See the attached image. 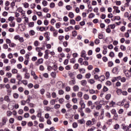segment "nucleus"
I'll list each match as a JSON object with an SVG mask.
<instances>
[{
  "mask_svg": "<svg viewBox=\"0 0 131 131\" xmlns=\"http://www.w3.org/2000/svg\"><path fill=\"white\" fill-rule=\"evenodd\" d=\"M16 79L19 81H21V79H22V76H21V74H17V76H16Z\"/></svg>",
  "mask_w": 131,
  "mask_h": 131,
  "instance_id": "nucleus-12",
  "label": "nucleus"
},
{
  "mask_svg": "<svg viewBox=\"0 0 131 131\" xmlns=\"http://www.w3.org/2000/svg\"><path fill=\"white\" fill-rule=\"evenodd\" d=\"M83 93L81 92H79L77 94L78 98H81L82 97Z\"/></svg>",
  "mask_w": 131,
  "mask_h": 131,
  "instance_id": "nucleus-57",
  "label": "nucleus"
},
{
  "mask_svg": "<svg viewBox=\"0 0 131 131\" xmlns=\"http://www.w3.org/2000/svg\"><path fill=\"white\" fill-rule=\"evenodd\" d=\"M82 75L79 74L78 75H77V78L78 79H82Z\"/></svg>",
  "mask_w": 131,
  "mask_h": 131,
  "instance_id": "nucleus-53",
  "label": "nucleus"
},
{
  "mask_svg": "<svg viewBox=\"0 0 131 131\" xmlns=\"http://www.w3.org/2000/svg\"><path fill=\"white\" fill-rule=\"evenodd\" d=\"M120 49L122 51H125L126 50V48L123 45H121Z\"/></svg>",
  "mask_w": 131,
  "mask_h": 131,
  "instance_id": "nucleus-58",
  "label": "nucleus"
},
{
  "mask_svg": "<svg viewBox=\"0 0 131 131\" xmlns=\"http://www.w3.org/2000/svg\"><path fill=\"white\" fill-rule=\"evenodd\" d=\"M119 127H120V126L118 124H116L114 125V129L116 130L119 129Z\"/></svg>",
  "mask_w": 131,
  "mask_h": 131,
  "instance_id": "nucleus-47",
  "label": "nucleus"
},
{
  "mask_svg": "<svg viewBox=\"0 0 131 131\" xmlns=\"http://www.w3.org/2000/svg\"><path fill=\"white\" fill-rule=\"evenodd\" d=\"M2 125H6L7 123V121H8V118L7 117H3L2 119Z\"/></svg>",
  "mask_w": 131,
  "mask_h": 131,
  "instance_id": "nucleus-4",
  "label": "nucleus"
},
{
  "mask_svg": "<svg viewBox=\"0 0 131 131\" xmlns=\"http://www.w3.org/2000/svg\"><path fill=\"white\" fill-rule=\"evenodd\" d=\"M113 9H114V11L113 12V14H114V13H120V10H119V8H118V7L117 6H114L113 7Z\"/></svg>",
  "mask_w": 131,
  "mask_h": 131,
  "instance_id": "nucleus-3",
  "label": "nucleus"
},
{
  "mask_svg": "<svg viewBox=\"0 0 131 131\" xmlns=\"http://www.w3.org/2000/svg\"><path fill=\"white\" fill-rule=\"evenodd\" d=\"M15 20V17L13 16H10L8 18V21H10V22H13Z\"/></svg>",
  "mask_w": 131,
  "mask_h": 131,
  "instance_id": "nucleus-33",
  "label": "nucleus"
},
{
  "mask_svg": "<svg viewBox=\"0 0 131 131\" xmlns=\"http://www.w3.org/2000/svg\"><path fill=\"white\" fill-rule=\"evenodd\" d=\"M39 121L40 122H45V118L43 117H40L39 118Z\"/></svg>",
  "mask_w": 131,
  "mask_h": 131,
  "instance_id": "nucleus-45",
  "label": "nucleus"
},
{
  "mask_svg": "<svg viewBox=\"0 0 131 131\" xmlns=\"http://www.w3.org/2000/svg\"><path fill=\"white\" fill-rule=\"evenodd\" d=\"M39 45V42H38V41L37 40H35L34 42V46L35 47H38V45Z\"/></svg>",
  "mask_w": 131,
  "mask_h": 131,
  "instance_id": "nucleus-42",
  "label": "nucleus"
},
{
  "mask_svg": "<svg viewBox=\"0 0 131 131\" xmlns=\"http://www.w3.org/2000/svg\"><path fill=\"white\" fill-rule=\"evenodd\" d=\"M69 17L71 18V19H73V18H74V13L73 12H69Z\"/></svg>",
  "mask_w": 131,
  "mask_h": 131,
  "instance_id": "nucleus-19",
  "label": "nucleus"
},
{
  "mask_svg": "<svg viewBox=\"0 0 131 131\" xmlns=\"http://www.w3.org/2000/svg\"><path fill=\"white\" fill-rule=\"evenodd\" d=\"M43 105H45V106H47V105H48V104H49V101H48V100H46V99H45V100L43 101Z\"/></svg>",
  "mask_w": 131,
  "mask_h": 131,
  "instance_id": "nucleus-50",
  "label": "nucleus"
},
{
  "mask_svg": "<svg viewBox=\"0 0 131 131\" xmlns=\"http://www.w3.org/2000/svg\"><path fill=\"white\" fill-rule=\"evenodd\" d=\"M81 84L83 86H85L86 84H88V81H86L85 80H82L81 81Z\"/></svg>",
  "mask_w": 131,
  "mask_h": 131,
  "instance_id": "nucleus-6",
  "label": "nucleus"
},
{
  "mask_svg": "<svg viewBox=\"0 0 131 131\" xmlns=\"http://www.w3.org/2000/svg\"><path fill=\"white\" fill-rule=\"evenodd\" d=\"M50 7L51 9H54V7H55V3H51L50 5Z\"/></svg>",
  "mask_w": 131,
  "mask_h": 131,
  "instance_id": "nucleus-64",
  "label": "nucleus"
},
{
  "mask_svg": "<svg viewBox=\"0 0 131 131\" xmlns=\"http://www.w3.org/2000/svg\"><path fill=\"white\" fill-rule=\"evenodd\" d=\"M73 91L74 92H78V91H79V86L77 85H75L73 86Z\"/></svg>",
  "mask_w": 131,
  "mask_h": 131,
  "instance_id": "nucleus-8",
  "label": "nucleus"
},
{
  "mask_svg": "<svg viewBox=\"0 0 131 131\" xmlns=\"http://www.w3.org/2000/svg\"><path fill=\"white\" fill-rule=\"evenodd\" d=\"M58 39L59 40H60V41H62V40H63L64 39V36L63 35H60L58 37Z\"/></svg>",
  "mask_w": 131,
  "mask_h": 131,
  "instance_id": "nucleus-56",
  "label": "nucleus"
},
{
  "mask_svg": "<svg viewBox=\"0 0 131 131\" xmlns=\"http://www.w3.org/2000/svg\"><path fill=\"white\" fill-rule=\"evenodd\" d=\"M61 107V105L60 104H56L54 105L55 109H59Z\"/></svg>",
  "mask_w": 131,
  "mask_h": 131,
  "instance_id": "nucleus-62",
  "label": "nucleus"
},
{
  "mask_svg": "<svg viewBox=\"0 0 131 131\" xmlns=\"http://www.w3.org/2000/svg\"><path fill=\"white\" fill-rule=\"evenodd\" d=\"M129 16V13L128 12H126L124 14V18H128Z\"/></svg>",
  "mask_w": 131,
  "mask_h": 131,
  "instance_id": "nucleus-35",
  "label": "nucleus"
},
{
  "mask_svg": "<svg viewBox=\"0 0 131 131\" xmlns=\"http://www.w3.org/2000/svg\"><path fill=\"white\" fill-rule=\"evenodd\" d=\"M105 116L106 117H107V118H111V114H110V113H106Z\"/></svg>",
  "mask_w": 131,
  "mask_h": 131,
  "instance_id": "nucleus-51",
  "label": "nucleus"
},
{
  "mask_svg": "<svg viewBox=\"0 0 131 131\" xmlns=\"http://www.w3.org/2000/svg\"><path fill=\"white\" fill-rule=\"evenodd\" d=\"M29 27H33L34 26V22H30L28 24Z\"/></svg>",
  "mask_w": 131,
  "mask_h": 131,
  "instance_id": "nucleus-40",
  "label": "nucleus"
},
{
  "mask_svg": "<svg viewBox=\"0 0 131 131\" xmlns=\"http://www.w3.org/2000/svg\"><path fill=\"white\" fill-rule=\"evenodd\" d=\"M122 94L123 95V96H127L128 93L127 91H123L122 90Z\"/></svg>",
  "mask_w": 131,
  "mask_h": 131,
  "instance_id": "nucleus-59",
  "label": "nucleus"
},
{
  "mask_svg": "<svg viewBox=\"0 0 131 131\" xmlns=\"http://www.w3.org/2000/svg\"><path fill=\"white\" fill-rule=\"evenodd\" d=\"M13 98H14V99H18V98H19V94H18V93H14Z\"/></svg>",
  "mask_w": 131,
  "mask_h": 131,
  "instance_id": "nucleus-41",
  "label": "nucleus"
},
{
  "mask_svg": "<svg viewBox=\"0 0 131 131\" xmlns=\"http://www.w3.org/2000/svg\"><path fill=\"white\" fill-rule=\"evenodd\" d=\"M102 108V104H97L96 106V110H100Z\"/></svg>",
  "mask_w": 131,
  "mask_h": 131,
  "instance_id": "nucleus-31",
  "label": "nucleus"
},
{
  "mask_svg": "<svg viewBox=\"0 0 131 131\" xmlns=\"http://www.w3.org/2000/svg\"><path fill=\"white\" fill-rule=\"evenodd\" d=\"M79 105L81 106V109H84L85 108V103H84V101L81 100L79 101Z\"/></svg>",
  "mask_w": 131,
  "mask_h": 131,
  "instance_id": "nucleus-2",
  "label": "nucleus"
},
{
  "mask_svg": "<svg viewBox=\"0 0 131 131\" xmlns=\"http://www.w3.org/2000/svg\"><path fill=\"white\" fill-rule=\"evenodd\" d=\"M23 5L25 9L29 8V4H28V3L25 2L23 3Z\"/></svg>",
  "mask_w": 131,
  "mask_h": 131,
  "instance_id": "nucleus-13",
  "label": "nucleus"
},
{
  "mask_svg": "<svg viewBox=\"0 0 131 131\" xmlns=\"http://www.w3.org/2000/svg\"><path fill=\"white\" fill-rule=\"evenodd\" d=\"M79 71L80 73H85V69H83V68H82L81 69H79Z\"/></svg>",
  "mask_w": 131,
  "mask_h": 131,
  "instance_id": "nucleus-36",
  "label": "nucleus"
},
{
  "mask_svg": "<svg viewBox=\"0 0 131 131\" xmlns=\"http://www.w3.org/2000/svg\"><path fill=\"white\" fill-rule=\"evenodd\" d=\"M58 94L59 95H64V91L62 90H60L58 91Z\"/></svg>",
  "mask_w": 131,
  "mask_h": 131,
  "instance_id": "nucleus-61",
  "label": "nucleus"
},
{
  "mask_svg": "<svg viewBox=\"0 0 131 131\" xmlns=\"http://www.w3.org/2000/svg\"><path fill=\"white\" fill-rule=\"evenodd\" d=\"M10 82L11 83L15 84L16 83V79L12 78L10 79Z\"/></svg>",
  "mask_w": 131,
  "mask_h": 131,
  "instance_id": "nucleus-39",
  "label": "nucleus"
},
{
  "mask_svg": "<svg viewBox=\"0 0 131 131\" xmlns=\"http://www.w3.org/2000/svg\"><path fill=\"white\" fill-rule=\"evenodd\" d=\"M86 125H88V126H90V125H91V124H93V123L92 122V121L91 120H88L86 123Z\"/></svg>",
  "mask_w": 131,
  "mask_h": 131,
  "instance_id": "nucleus-43",
  "label": "nucleus"
},
{
  "mask_svg": "<svg viewBox=\"0 0 131 131\" xmlns=\"http://www.w3.org/2000/svg\"><path fill=\"white\" fill-rule=\"evenodd\" d=\"M76 83V81L74 79H73V80H71V81H69V84L71 85H74Z\"/></svg>",
  "mask_w": 131,
  "mask_h": 131,
  "instance_id": "nucleus-9",
  "label": "nucleus"
},
{
  "mask_svg": "<svg viewBox=\"0 0 131 131\" xmlns=\"http://www.w3.org/2000/svg\"><path fill=\"white\" fill-rule=\"evenodd\" d=\"M99 112H95L94 113H93V115L94 116V117H98V116H99Z\"/></svg>",
  "mask_w": 131,
  "mask_h": 131,
  "instance_id": "nucleus-55",
  "label": "nucleus"
},
{
  "mask_svg": "<svg viewBox=\"0 0 131 131\" xmlns=\"http://www.w3.org/2000/svg\"><path fill=\"white\" fill-rule=\"evenodd\" d=\"M108 27H110V28H111V29H114V28H115L116 26L115 24H112V25H110L108 26Z\"/></svg>",
  "mask_w": 131,
  "mask_h": 131,
  "instance_id": "nucleus-54",
  "label": "nucleus"
},
{
  "mask_svg": "<svg viewBox=\"0 0 131 131\" xmlns=\"http://www.w3.org/2000/svg\"><path fill=\"white\" fill-rule=\"evenodd\" d=\"M81 57H82V58L86 57V52H85V51L83 50L81 52Z\"/></svg>",
  "mask_w": 131,
  "mask_h": 131,
  "instance_id": "nucleus-11",
  "label": "nucleus"
},
{
  "mask_svg": "<svg viewBox=\"0 0 131 131\" xmlns=\"http://www.w3.org/2000/svg\"><path fill=\"white\" fill-rule=\"evenodd\" d=\"M89 93L91 95H93V94H96V91L94 89H90Z\"/></svg>",
  "mask_w": 131,
  "mask_h": 131,
  "instance_id": "nucleus-30",
  "label": "nucleus"
},
{
  "mask_svg": "<svg viewBox=\"0 0 131 131\" xmlns=\"http://www.w3.org/2000/svg\"><path fill=\"white\" fill-rule=\"evenodd\" d=\"M77 121L78 123H80V124H84L85 123V121L84 119H81L78 120Z\"/></svg>",
  "mask_w": 131,
  "mask_h": 131,
  "instance_id": "nucleus-7",
  "label": "nucleus"
},
{
  "mask_svg": "<svg viewBox=\"0 0 131 131\" xmlns=\"http://www.w3.org/2000/svg\"><path fill=\"white\" fill-rule=\"evenodd\" d=\"M111 98V94H107L105 96L106 100H110Z\"/></svg>",
  "mask_w": 131,
  "mask_h": 131,
  "instance_id": "nucleus-37",
  "label": "nucleus"
},
{
  "mask_svg": "<svg viewBox=\"0 0 131 131\" xmlns=\"http://www.w3.org/2000/svg\"><path fill=\"white\" fill-rule=\"evenodd\" d=\"M120 16H116L114 17L113 20L115 21V20H117L118 21H119L120 20Z\"/></svg>",
  "mask_w": 131,
  "mask_h": 131,
  "instance_id": "nucleus-34",
  "label": "nucleus"
},
{
  "mask_svg": "<svg viewBox=\"0 0 131 131\" xmlns=\"http://www.w3.org/2000/svg\"><path fill=\"white\" fill-rule=\"evenodd\" d=\"M116 93L117 95H118L119 96H120V95H121L122 93V90L121 89H118L116 91Z\"/></svg>",
  "mask_w": 131,
  "mask_h": 131,
  "instance_id": "nucleus-23",
  "label": "nucleus"
},
{
  "mask_svg": "<svg viewBox=\"0 0 131 131\" xmlns=\"http://www.w3.org/2000/svg\"><path fill=\"white\" fill-rule=\"evenodd\" d=\"M99 81H104L105 80V76L102 75L99 77Z\"/></svg>",
  "mask_w": 131,
  "mask_h": 131,
  "instance_id": "nucleus-15",
  "label": "nucleus"
},
{
  "mask_svg": "<svg viewBox=\"0 0 131 131\" xmlns=\"http://www.w3.org/2000/svg\"><path fill=\"white\" fill-rule=\"evenodd\" d=\"M91 76H92V75L90 73L86 74L85 77V78H87L88 79L91 78Z\"/></svg>",
  "mask_w": 131,
  "mask_h": 131,
  "instance_id": "nucleus-38",
  "label": "nucleus"
},
{
  "mask_svg": "<svg viewBox=\"0 0 131 131\" xmlns=\"http://www.w3.org/2000/svg\"><path fill=\"white\" fill-rule=\"evenodd\" d=\"M42 5L43 6V7H47L48 6V2L47 1H43L42 2Z\"/></svg>",
  "mask_w": 131,
  "mask_h": 131,
  "instance_id": "nucleus-29",
  "label": "nucleus"
},
{
  "mask_svg": "<svg viewBox=\"0 0 131 131\" xmlns=\"http://www.w3.org/2000/svg\"><path fill=\"white\" fill-rule=\"evenodd\" d=\"M36 30H39L40 31H45V30H46V28L43 27H41L40 28L39 27H37Z\"/></svg>",
  "mask_w": 131,
  "mask_h": 131,
  "instance_id": "nucleus-10",
  "label": "nucleus"
},
{
  "mask_svg": "<svg viewBox=\"0 0 131 131\" xmlns=\"http://www.w3.org/2000/svg\"><path fill=\"white\" fill-rule=\"evenodd\" d=\"M9 82V78H8V77H5L3 80V82H4V83H7V82Z\"/></svg>",
  "mask_w": 131,
  "mask_h": 131,
  "instance_id": "nucleus-44",
  "label": "nucleus"
},
{
  "mask_svg": "<svg viewBox=\"0 0 131 131\" xmlns=\"http://www.w3.org/2000/svg\"><path fill=\"white\" fill-rule=\"evenodd\" d=\"M83 3L84 4H87L88 6H90L91 5V1L90 0H83Z\"/></svg>",
  "mask_w": 131,
  "mask_h": 131,
  "instance_id": "nucleus-27",
  "label": "nucleus"
},
{
  "mask_svg": "<svg viewBox=\"0 0 131 131\" xmlns=\"http://www.w3.org/2000/svg\"><path fill=\"white\" fill-rule=\"evenodd\" d=\"M88 82L90 83V84H94V83L96 82V81H95L94 79H90L88 80Z\"/></svg>",
  "mask_w": 131,
  "mask_h": 131,
  "instance_id": "nucleus-14",
  "label": "nucleus"
},
{
  "mask_svg": "<svg viewBox=\"0 0 131 131\" xmlns=\"http://www.w3.org/2000/svg\"><path fill=\"white\" fill-rule=\"evenodd\" d=\"M70 24H71L72 25H75V24L76 23L75 22V20L74 19H72L70 21Z\"/></svg>",
  "mask_w": 131,
  "mask_h": 131,
  "instance_id": "nucleus-49",
  "label": "nucleus"
},
{
  "mask_svg": "<svg viewBox=\"0 0 131 131\" xmlns=\"http://www.w3.org/2000/svg\"><path fill=\"white\" fill-rule=\"evenodd\" d=\"M72 33L73 36H74V37H75L77 35V31H73L72 32Z\"/></svg>",
  "mask_w": 131,
  "mask_h": 131,
  "instance_id": "nucleus-52",
  "label": "nucleus"
},
{
  "mask_svg": "<svg viewBox=\"0 0 131 131\" xmlns=\"http://www.w3.org/2000/svg\"><path fill=\"white\" fill-rule=\"evenodd\" d=\"M69 75L70 77L71 78H72V79H74V74H73V73H69Z\"/></svg>",
  "mask_w": 131,
  "mask_h": 131,
  "instance_id": "nucleus-46",
  "label": "nucleus"
},
{
  "mask_svg": "<svg viewBox=\"0 0 131 131\" xmlns=\"http://www.w3.org/2000/svg\"><path fill=\"white\" fill-rule=\"evenodd\" d=\"M87 105L88 106V107L93 106V101H92L91 100L88 101L87 102Z\"/></svg>",
  "mask_w": 131,
  "mask_h": 131,
  "instance_id": "nucleus-24",
  "label": "nucleus"
},
{
  "mask_svg": "<svg viewBox=\"0 0 131 131\" xmlns=\"http://www.w3.org/2000/svg\"><path fill=\"white\" fill-rule=\"evenodd\" d=\"M96 129V127L92 126L91 128L88 129V131H94Z\"/></svg>",
  "mask_w": 131,
  "mask_h": 131,
  "instance_id": "nucleus-63",
  "label": "nucleus"
},
{
  "mask_svg": "<svg viewBox=\"0 0 131 131\" xmlns=\"http://www.w3.org/2000/svg\"><path fill=\"white\" fill-rule=\"evenodd\" d=\"M131 0H126V3L124 4V7H129V3Z\"/></svg>",
  "mask_w": 131,
  "mask_h": 131,
  "instance_id": "nucleus-16",
  "label": "nucleus"
},
{
  "mask_svg": "<svg viewBox=\"0 0 131 131\" xmlns=\"http://www.w3.org/2000/svg\"><path fill=\"white\" fill-rule=\"evenodd\" d=\"M107 65L108 67H112L114 65V63L113 61H110L108 62Z\"/></svg>",
  "mask_w": 131,
  "mask_h": 131,
  "instance_id": "nucleus-22",
  "label": "nucleus"
},
{
  "mask_svg": "<svg viewBox=\"0 0 131 131\" xmlns=\"http://www.w3.org/2000/svg\"><path fill=\"white\" fill-rule=\"evenodd\" d=\"M25 78L26 79H29L30 78V75L28 73H26L25 74Z\"/></svg>",
  "mask_w": 131,
  "mask_h": 131,
  "instance_id": "nucleus-20",
  "label": "nucleus"
},
{
  "mask_svg": "<svg viewBox=\"0 0 131 131\" xmlns=\"http://www.w3.org/2000/svg\"><path fill=\"white\" fill-rule=\"evenodd\" d=\"M123 129L125 131H129V127L126 126H123L122 127Z\"/></svg>",
  "mask_w": 131,
  "mask_h": 131,
  "instance_id": "nucleus-25",
  "label": "nucleus"
},
{
  "mask_svg": "<svg viewBox=\"0 0 131 131\" xmlns=\"http://www.w3.org/2000/svg\"><path fill=\"white\" fill-rule=\"evenodd\" d=\"M18 60L19 62H23V61H24V58H23L22 56H19Z\"/></svg>",
  "mask_w": 131,
  "mask_h": 131,
  "instance_id": "nucleus-48",
  "label": "nucleus"
},
{
  "mask_svg": "<svg viewBox=\"0 0 131 131\" xmlns=\"http://www.w3.org/2000/svg\"><path fill=\"white\" fill-rule=\"evenodd\" d=\"M15 25L16 24L15 23V21H11L9 23V26H10V27H15Z\"/></svg>",
  "mask_w": 131,
  "mask_h": 131,
  "instance_id": "nucleus-21",
  "label": "nucleus"
},
{
  "mask_svg": "<svg viewBox=\"0 0 131 131\" xmlns=\"http://www.w3.org/2000/svg\"><path fill=\"white\" fill-rule=\"evenodd\" d=\"M78 63H79L80 64V65L82 66L83 65V63H82L83 62V59L82 58H80L78 59Z\"/></svg>",
  "mask_w": 131,
  "mask_h": 131,
  "instance_id": "nucleus-18",
  "label": "nucleus"
},
{
  "mask_svg": "<svg viewBox=\"0 0 131 131\" xmlns=\"http://www.w3.org/2000/svg\"><path fill=\"white\" fill-rule=\"evenodd\" d=\"M45 118L46 119H48V118H50V114L47 113L45 115Z\"/></svg>",
  "mask_w": 131,
  "mask_h": 131,
  "instance_id": "nucleus-60",
  "label": "nucleus"
},
{
  "mask_svg": "<svg viewBox=\"0 0 131 131\" xmlns=\"http://www.w3.org/2000/svg\"><path fill=\"white\" fill-rule=\"evenodd\" d=\"M12 73L10 72H8L6 73V76L8 77V78H12Z\"/></svg>",
  "mask_w": 131,
  "mask_h": 131,
  "instance_id": "nucleus-26",
  "label": "nucleus"
},
{
  "mask_svg": "<svg viewBox=\"0 0 131 131\" xmlns=\"http://www.w3.org/2000/svg\"><path fill=\"white\" fill-rule=\"evenodd\" d=\"M83 99L84 100H89L90 99V95L86 94H84L83 95Z\"/></svg>",
  "mask_w": 131,
  "mask_h": 131,
  "instance_id": "nucleus-17",
  "label": "nucleus"
},
{
  "mask_svg": "<svg viewBox=\"0 0 131 131\" xmlns=\"http://www.w3.org/2000/svg\"><path fill=\"white\" fill-rule=\"evenodd\" d=\"M105 77L106 79H108L110 77V73L109 72H106L105 73Z\"/></svg>",
  "mask_w": 131,
  "mask_h": 131,
  "instance_id": "nucleus-32",
  "label": "nucleus"
},
{
  "mask_svg": "<svg viewBox=\"0 0 131 131\" xmlns=\"http://www.w3.org/2000/svg\"><path fill=\"white\" fill-rule=\"evenodd\" d=\"M4 100L7 101V102H10V101H11L10 97L8 96H5L4 97Z\"/></svg>",
  "mask_w": 131,
  "mask_h": 131,
  "instance_id": "nucleus-28",
  "label": "nucleus"
},
{
  "mask_svg": "<svg viewBox=\"0 0 131 131\" xmlns=\"http://www.w3.org/2000/svg\"><path fill=\"white\" fill-rule=\"evenodd\" d=\"M43 63V59L40 58L37 60V61L35 62V64L36 66H38L39 64H42Z\"/></svg>",
  "mask_w": 131,
  "mask_h": 131,
  "instance_id": "nucleus-1",
  "label": "nucleus"
},
{
  "mask_svg": "<svg viewBox=\"0 0 131 131\" xmlns=\"http://www.w3.org/2000/svg\"><path fill=\"white\" fill-rule=\"evenodd\" d=\"M113 73H114L115 74H118V68L115 67L112 70Z\"/></svg>",
  "mask_w": 131,
  "mask_h": 131,
  "instance_id": "nucleus-5",
  "label": "nucleus"
}]
</instances>
